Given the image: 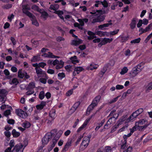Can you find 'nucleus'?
Returning a JSON list of instances; mask_svg holds the SVG:
<instances>
[{
	"label": "nucleus",
	"instance_id": "obj_43",
	"mask_svg": "<svg viewBox=\"0 0 152 152\" xmlns=\"http://www.w3.org/2000/svg\"><path fill=\"white\" fill-rule=\"evenodd\" d=\"M80 104V102H77L75 103L73 106L72 107L75 109V111L76 110L77 108L78 107Z\"/></svg>",
	"mask_w": 152,
	"mask_h": 152
},
{
	"label": "nucleus",
	"instance_id": "obj_33",
	"mask_svg": "<svg viewBox=\"0 0 152 152\" xmlns=\"http://www.w3.org/2000/svg\"><path fill=\"white\" fill-rule=\"evenodd\" d=\"M58 79L61 80L65 77V74L64 72L59 73L58 74Z\"/></svg>",
	"mask_w": 152,
	"mask_h": 152
},
{
	"label": "nucleus",
	"instance_id": "obj_23",
	"mask_svg": "<svg viewBox=\"0 0 152 152\" xmlns=\"http://www.w3.org/2000/svg\"><path fill=\"white\" fill-rule=\"evenodd\" d=\"M93 116L94 115H92L89 118H87L84 121V123L82 125L85 128L89 122V121L91 119Z\"/></svg>",
	"mask_w": 152,
	"mask_h": 152
},
{
	"label": "nucleus",
	"instance_id": "obj_2",
	"mask_svg": "<svg viewBox=\"0 0 152 152\" xmlns=\"http://www.w3.org/2000/svg\"><path fill=\"white\" fill-rule=\"evenodd\" d=\"M22 7L23 13L25 14L30 18H33L35 17V16L28 11L31 10V8L28 4L23 5Z\"/></svg>",
	"mask_w": 152,
	"mask_h": 152
},
{
	"label": "nucleus",
	"instance_id": "obj_7",
	"mask_svg": "<svg viewBox=\"0 0 152 152\" xmlns=\"http://www.w3.org/2000/svg\"><path fill=\"white\" fill-rule=\"evenodd\" d=\"M11 152H23L22 145H19L18 144L16 145L14 147Z\"/></svg>",
	"mask_w": 152,
	"mask_h": 152
},
{
	"label": "nucleus",
	"instance_id": "obj_3",
	"mask_svg": "<svg viewBox=\"0 0 152 152\" xmlns=\"http://www.w3.org/2000/svg\"><path fill=\"white\" fill-rule=\"evenodd\" d=\"M16 114L20 117L23 118H25L28 116L27 113L20 109H18L16 110Z\"/></svg>",
	"mask_w": 152,
	"mask_h": 152
},
{
	"label": "nucleus",
	"instance_id": "obj_20",
	"mask_svg": "<svg viewBox=\"0 0 152 152\" xmlns=\"http://www.w3.org/2000/svg\"><path fill=\"white\" fill-rule=\"evenodd\" d=\"M95 107V106L91 103L87 108L86 112V115H89L91 111Z\"/></svg>",
	"mask_w": 152,
	"mask_h": 152
},
{
	"label": "nucleus",
	"instance_id": "obj_46",
	"mask_svg": "<svg viewBox=\"0 0 152 152\" xmlns=\"http://www.w3.org/2000/svg\"><path fill=\"white\" fill-rule=\"evenodd\" d=\"M112 148L110 146H106L105 147L104 149V152H111Z\"/></svg>",
	"mask_w": 152,
	"mask_h": 152
},
{
	"label": "nucleus",
	"instance_id": "obj_17",
	"mask_svg": "<svg viewBox=\"0 0 152 152\" xmlns=\"http://www.w3.org/2000/svg\"><path fill=\"white\" fill-rule=\"evenodd\" d=\"M113 39L112 38L109 39L106 37L104 38L101 41L104 45L109 43H110L113 41Z\"/></svg>",
	"mask_w": 152,
	"mask_h": 152
},
{
	"label": "nucleus",
	"instance_id": "obj_45",
	"mask_svg": "<svg viewBox=\"0 0 152 152\" xmlns=\"http://www.w3.org/2000/svg\"><path fill=\"white\" fill-rule=\"evenodd\" d=\"M133 148L132 147L129 146L128 147L123 150V152H131Z\"/></svg>",
	"mask_w": 152,
	"mask_h": 152
},
{
	"label": "nucleus",
	"instance_id": "obj_60",
	"mask_svg": "<svg viewBox=\"0 0 152 152\" xmlns=\"http://www.w3.org/2000/svg\"><path fill=\"white\" fill-rule=\"evenodd\" d=\"M34 90H29L26 92V94L27 95H30L34 94Z\"/></svg>",
	"mask_w": 152,
	"mask_h": 152
},
{
	"label": "nucleus",
	"instance_id": "obj_48",
	"mask_svg": "<svg viewBox=\"0 0 152 152\" xmlns=\"http://www.w3.org/2000/svg\"><path fill=\"white\" fill-rule=\"evenodd\" d=\"M11 114V111L10 110L8 109L5 111L4 113V114L6 117H8V115H10Z\"/></svg>",
	"mask_w": 152,
	"mask_h": 152
},
{
	"label": "nucleus",
	"instance_id": "obj_51",
	"mask_svg": "<svg viewBox=\"0 0 152 152\" xmlns=\"http://www.w3.org/2000/svg\"><path fill=\"white\" fill-rule=\"evenodd\" d=\"M106 32H104L101 31H98L97 32V35L100 36H104L105 35V33Z\"/></svg>",
	"mask_w": 152,
	"mask_h": 152
},
{
	"label": "nucleus",
	"instance_id": "obj_4",
	"mask_svg": "<svg viewBox=\"0 0 152 152\" xmlns=\"http://www.w3.org/2000/svg\"><path fill=\"white\" fill-rule=\"evenodd\" d=\"M105 16L102 15H100L96 18L93 19L92 23H94L96 22H100L103 21L105 19Z\"/></svg>",
	"mask_w": 152,
	"mask_h": 152
},
{
	"label": "nucleus",
	"instance_id": "obj_40",
	"mask_svg": "<svg viewBox=\"0 0 152 152\" xmlns=\"http://www.w3.org/2000/svg\"><path fill=\"white\" fill-rule=\"evenodd\" d=\"M19 83V82L18 79L16 78H14L13 79L11 82L10 83L11 85L14 84L15 85H17Z\"/></svg>",
	"mask_w": 152,
	"mask_h": 152
},
{
	"label": "nucleus",
	"instance_id": "obj_55",
	"mask_svg": "<svg viewBox=\"0 0 152 152\" xmlns=\"http://www.w3.org/2000/svg\"><path fill=\"white\" fill-rule=\"evenodd\" d=\"M119 31V29H118L115 31H110V34L111 35H114L117 34Z\"/></svg>",
	"mask_w": 152,
	"mask_h": 152
},
{
	"label": "nucleus",
	"instance_id": "obj_64",
	"mask_svg": "<svg viewBox=\"0 0 152 152\" xmlns=\"http://www.w3.org/2000/svg\"><path fill=\"white\" fill-rule=\"evenodd\" d=\"M101 4H102L104 7H106L108 6V3L106 0H104L103 1H102Z\"/></svg>",
	"mask_w": 152,
	"mask_h": 152
},
{
	"label": "nucleus",
	"instance_id": "obj_41",
	"mask_svg": "<svg viewBox=\"0 0 152 152\" xmlns=\"http://www.w3.org/2000/svg\"><path fill=\"white\" fill-rule=\"evenodd\" d=\"M15 142L14 140H10V143H9V145L10 146V148L11 149H12L13 147H15L14 146L15 145Z\"/></svg>",
	"mask_w": 152,
	"mask_h": 152
},
{
	"label": "nucleus",
	"instance_id": "obj_18",
	"mask_svg": "<svg viewBox=\"0 0 152 152\" xmlns=\"http://www.w3.org/2000/svg\"><path fill=\"white\" fill-rule=\"evenodd\" d=\"M72 142V140H70V141H68L66 142L63 148V151H66L68 150L69 148L71 146Z\"/></svg>",
	"mask_w": 152,
	"mask_h": 152
},
{
	"label": "nucleus",
	"instance_id": "obj_8",
	"mask_svg": "<svg viewBox=\"0 0 152 152\" xmlns=\"http://www.w3.org/2000/svg\"><path fill=\"white\" fill-rule=\"evenodd\" d=\"M113 119L114 121L115 119V117L114 116L110 117L109 119L107 122L106 124L104 126V129H107L110 127L111 124L113 122V121H112Z\"/></svg>",
	"mask_w": 152,
	"mask_h": 152
},
{
	"label": "nucleus",
	"instance_id": "obj_21",
	"mask_svg": "<svg viewBox=\"0 0 152 152\" xmlns=\"http://www.w3.org/2000/svg\"><path fill=\"white\" fill-rule=\"evenodd\" d=\"M147 121L145 119H143L140 120L136 122V125H141L143 124H146L145 123Z\"/></svg>",
	"mask_w": 152,
	"mask_h": 152
},
{
	"label": "nucleus",
	"instance_id": "obj_49",
	"mask_svg": "<svg viewBox=\"0 0 152 152\" xmlns=\"http://www.w3.org/2000/svg\"><path fill=\"white\" fill-rule=\"evenodd\" d=\"M54 13L58 15V16L59 15H61L64 14V12L61 10L56 11L54 12Z\"/></svg>",
	"mask_w": 152,
	"mask_h": 152
},
{
	"label": "nucleus",
	"instance_id": "obj_12",
	"mask_svg": "<svg viewBox=\"0 0 152 152\" xmlns=\"http://www.w3.org/2000/svg\"><path fill=\"white\" fill-rule=\"evenodd\" d=\"M46 104V102L45 101H42L40 104L37 105L36 106V108L37 110H40L43 108Z\"/></svg>",
	"mask_w": 152,
	"mask_h": 152
},
{
	"label": "nucleus",
	"instance_id": "obj_29",
	"mask_svg": "<svg viewBox=\"0 0 152 152\" xmlns=\"http://www.w3.org/2000/svg\"><path fill=\"white\" fill-rule=\"evenodd\" d=\"M31 8L32 9L38 12H39L42 10V9H39V7L36 5H32Z\"/></svg>",
	"mask_w": 152,
	"mask_h": 152
},
{
	"label": "nucleus",
	"instance_id": "obj_57",
	"mask_svg": "<svg viewBox=\"0 0 152 152\" xmlns=\"http://www.w3.org/2000/svg\"><path fill=\"white\" fill-rule=\"evenodd\" d=\"M6 90L4 89L0 90V96H5V94L6 93Z\"/></svg>",
	"mask_w": 152,
	"mask_h": 152
},
{
	"label": "nucleus",
	"instance_id": "obj_37",
	"mask_svg": "<svg viewBox=\"0 0 152 152\" xmlns=\"http://www.w3.org/2000/svg\"><path fill=\"white\" fill-rule=\"evenodd\" d=\"M75 70L77 71L79 73L81 71L83 70L84 68L81 66H77L75 68Z\"/></svg>",
	"mask_w": 152,
	"mask_h": 152
},
{
	"label": "nucleus",
	"instance_id": "obj_39",
	"mask_svg": "<svg viewBox=\"0 0 152 152\" xmlns=\"http://www.w3.org/2000/svg\"><path fill=\"white\" fill-rule=\"evenodd\" d=\"M141 40V39L140 38H138L137 39H135L133 40H132L130 42L132 44L133 43H138L140 42Z\"/></svg>",
	"mask_w": 152,
	"mask_h": 152
},
{
	"label": "nucleus",
	"instance_id": "obj_25",
	"mask_svg": "<svg viewBox=\"0 0 152 152\" xmlns=\"http://www.w3.org/2000/svg\"><path fill=\"white\" fill-rule=\"evenodd\" d=\"M70 59L73 64H75L76 63H78L79 62V61L77 59V57L76 56L72 57L70 58Z\"/></svg>",
	"mask_w": 152,
	"mask_h": 152
},
{
	"label": "nucleus",
	"instance_id": "obj_14",
	"mask_svg": "<svg viewBox=\"0 0 152 152\" xmlns=\"http://www.w3.org/2000/svg\"><path fill=\"white\" fill-rule=\"evenodd\" d=\"M108 22L109 23H104L102 25H99L98 26L99 28L100 29L103 30L104 29L103 28L104 27H108L110 25H112L113 24L111 22H112L111 20H110Z\"/></svg>",
	"mask_w": 152,
	"mask_h": 152
},
{
	"label": "nucleus",
	"instance_id": "obj_32",
	"mask_svg": "<svg viewBox=\"0 0 152 152\" xmlns=\"http://www.w3.org/2000/svg\"><path fill=\"white\" fill-rule=\"evenodd\" d=\"M128 69L126 67H124L121 70L120 73L121 75H124L127 72Z\"/></svg>",
	"mask_w": 152,
	"mask_h": 152
},
{
	"label": "nucleus",
	"instance_id": "obj_56",
	"mask_svg": "<svg viewBox=\"0 0 152 152\" xmlns=\"http://www.w3.org/2000/svg\"><path fill=\"white\" fill-rule=\"evenodd\" d=\"M83 137V135H80L79 137H78L77 138L76 142H75L76 145H77L79 143V142L81 140Z\"/></svg>",
	"mask_w": 152,
	"mask_h": 152
},
{
	"label": "nucleus",
	"instance_id": "obj_44",
	"mask_svg": "<svg viewBox=\"0 0 152 152\" xmlns=\"http://www.w3.org/2000/svg\"><path fill=\"white\" fill-rule=\"evenodd\" d=\"M39 56H34L31 59V61L32 62H36L39 60Z\"/></svg>",
	"mask_w": 152,
	"mask_h": 152
},
{
	"label": "nucleus",
	"instance_id": "obj_61",
	"mask_svg": "<svg viewBox=\"0 0 152 152\" xmlns=\"http://www.w3.org/2000/svg\"><path fill=\"white\" fill-rule=\"evenodd\" d=\"M77 21L80 23V25L81 26H84V23L83 22V19H78Z\"/></svg>",
	"mask_w": 152,
	"mask_h": 152
},
{
	"label": "nucleus",
	"instance_id": "obj_53",
	"mask_svg": "<svg viewBox=\"0 0 152 152\" xmlns=\"http://www.w3.org/2000/svg\"><path fill=\"white\" fill-rule=\"evenodd\" d=\"M74 27H77L78 28L80 29H83V27L81 26L77 22H75L74 24Z\"/></svg>",
	"mask_w": 152,
	"mask_h": 152
},
{
	"label": "nucleus",
	"instance_id": "obj_26",
	"mask_svg": "<svg viewBox=\"0 0 152 152\" xmlns=\"http://www.w3.org/2000/svg\"><path fill=\"white\" fill-rule=\"evenodd\" d=\"M12 134L13 137H17L20 135V133L18 132H17L15 129L12 130Z\"/></svg>",
	"mask_w": 152,
	"mask_h": 152
},
{
	"label": "nucleus",
	"instance_id": "obj_16",
	"mask_svg": "<svg viewBox=\"0 0 152 152\" xmlns=\"http://www.w3.org/2000/svg\"><path fill=\"white\" fill-rule=\"evenodd\" d=\"M91 137L90 135L88 136H86L84 137L83 139L82 142V144H83L85 142L87 144V145H88L90 142V139Z\"/></svg>",
	"mask_w": 152,
	"mask_h": 152
},
{
	"label": "nucleus",
	"instance_id": "obj_35",
	"mask_svg": "<svg viewBox=\"0 0 152 152\" xmlns=\"http://www.w3.org/2000/svg\"><path fill=\"white\" fill-rule=\"evenodd\" d=\"M25 75V74L22 72L21 70L20 69L18 72V77L21 79L23 78Z\"/></svg>",
	"mask_w": 152,
	"mask_h": 152
},
{
	"label": "nucleus",
	"instance_id": "obj_15",
	"mask_svg": "<svg viewBox=\"0 0 152 152\" xmlns=\"http://www.w3.org/2000/svg\"><path fill=\"white\" fill-rule=\"evenodd\" d=\"M82 43V40L79 39L78 40H72L71 44L72 45H74L77 46Z\"/></svg>",
	"mask_w": 152,
	"mask_h": 152
},
{
	"label": "nucleus",
	"instance_id": "obj_54",
	"mask_svg": "<svg viewBox=\"0 0 152 152\" xmlns=\"http://www.w3.org/2000/svg\"><path fill=\"white\" fill-rule=\"evenodd\" d=\"M152 89V81L148 84L147 87V91Z\"/></svg>",
	"mask_w": 152,
	"mask_h": 152
},
{
	"label": "nucleus",
	"instance_id": "obj_24",
	"mask_svg": "<svg viewBox=\"0 0 152 152\" xmlns=\"http://www.w3.org/2000/svg\"><path fill=\"white\" fill-rule=\"evenodd\" d=\"M39 13L41 14V17L43 18L45 20H46L47 19V18L48 16V13L45 11H43V12H41L40 11L39 12Z\"/></svg>",
	"mask_w": 152,
	"mask_h": 152
},
{
	"label": "nucleus",
	"instance_id": "obj_58",
	"mask_svg": "<svg viewBox=\"0 0 152 152\" xmlns=\"http://www.w3.org/2000/svg\"><path fill=\"white\" fill-rule=\"evenodd\" d=\"M73 92V89H71L67 91L66 93V96H69L72 95Z\"/></svg>",
	"mask_w": 152,
	"mask_h": 152
},
{
	"label": "nucleus",
	"instance_id": "obj_13",
	"mask_svg": "<svg viewBox=\"0 0 152 152\" xmlns=\"http://www.w3.org/2000/svg\"><path fill=\"white\" fill-rule=\"evenodd\" d=\"M101 96L100 95L96 96L93 100L91 104L95 107L98 104L101 99Z\"/></svg>",
	"mask_w": 152,
	"mask_h": 152
},
{
	"label": "nucleus",
	"instance_id": "obj_50",
	"mask_svg": "<svg viewBox=\"0 0 152 152\" xmlns=\"http://www.w3.org/2000/svg\"><path fill=\"white\" fill-rule=\"evenodd\" d=\"M12 5L11 4H8L5 5L3 8L4 9H8L10 8H12Z\"/></svg>",
	"mask_w": 152,
	"mask_h": 152
},
{
	"label": "nucleus",
	"instance_id": "obj_59",
	"mask_svg": "<svg viewBox=\"0 0 152 152\" xmlns=\"http://www.w3.org/2000/svg\"><path fill=\"white\" fill-rule=\"evenodd\" d=\"M5 135L7 138H9L11 136V133L10 131H5L4 132Z\"/></svg>",
	"mask_w": 152,
	"mask_h": 152
},
{
	"label": "nucleus",
	"instance_id": "obj_1",
	"mask_svg": "<svg viewBox=\"0 0 152 152\" xmlns=\"http://www.w3.org/2000/svg\"><path fill=\"white\" fill-rule=\"evenodd\" d=\"M55 111L54 110L50 111L49 113V115L47 117L45 122L48 125H51L55 118Z\"/></svg>",
	"mask_w": 152,
	"mask_h": 152
},
{
	"label": "nucleus",
	"instance_id": "obj_52",
	"mask_svg": "<svg viewBox=\"0 0 152 152\" xmlns=\"http://www.w3.org/2000/svg\"><path fill=\"white\" fill-rule=\"evenodd\" d=\"M137 125H136L133 126L132 128L130 129V132L133 133L134 131H136L137 129Z\"/></svg>",
	"mask_w": 152,
	"mask_h": 152
},
{
	"label": "nucleus",
	"instance_id": "obj_10",
	"mask_svg": "<svg viewBox=\"0 0 152 152\" xmlns=\"http://www.w3.org/2000/svg\"><path fill=\"white\" fill-rule=\"evenodd\" d=\"M137 19L136 18H133L131 23L129 24L130 28L132 29H134L136 27Z\"/></svg>",
	"mask_w": 152,
	"mask_h": 152
},
{
	"label": "nucleus",
	"instance_id": "obj_19",
	"mask_svg": "<svg viewBox=\"0 0 152 152\" xmlns=\"http://www.w3.org/2000/svg\"><path fill=\"white\" fill-rule=\"evenodd\" d=\"M63 132L62 130L59 131L56 133L53 139L57 141L61 137Z\"/></svg>",
	"mask_w": 152,
	"mask_h": 152
},
{
	"label": "nucleus",
	"instance_id": "obj_22",
	"mask_svg": "<svg viewBox=\"0 0 152 152\" xmlns=\"http://www.w3.org/2000/svg\"><path fill=\"white\" fill-rule=\"evenodd\" d=\"M93 116L94 115H92L89 118H87L84 121V123L82 125L85 128L89 122V121L91 119Z\"/></svg>",
	"mask_w": 152,
	"mask_h": 152
},
{
	"label": "nucleus",
	"instance_id": "obj_9",
	"mask_svg": "<svg viewBox=\"0 0 152 152\" xmlns=\"http://www.w3.org/2000/svg\"><path fill=\"white\" fill-rule=\"evenodd\" d=\"M99 66L98 65L92 62L89 66H87V69L88 70H93L97 69Z\"/></svg>",
	"mask_w": 152,
	"mask_h": 152
},
{
	"label": "nucleus",
	"instance_id": "obj_6",
	"mask_svg": "<svg viewBox=\"0 0 152 152\" xmlns=\"http://www.w3.org/2000/svg\"><path fill=\"white\" fill-rule=\"evenodd\" d=\"M35 69L36 73L38 76L44 77L46 75L45 72L43 71L41 69L39 68L36 67Z\"/></svg>",
	"mask_w": 152,
	"mask_h": 152
},
{
	"label": "nucleus",
	"instance_id": "obj_36",
	"mask_svg": "<svg viewBox=\"0 0 152 152\" xmlns=\"http://www.w3.org/2000/svg\"><path fill=\"white\" fill-rule=\"evenodd\" d=\"M148 125V124H145L142 126H141V125H137V129H138L139 131H141L142 129L146 128Z\"/></svg>",
	"mask_w": 152,
	"mask_h": 152
},
{
	"label": "nucleus",
	"instance_id": "obj_31",
	"mask_svg": "<svg viewBox=\"0 0 152 152\" xmlns=\"http://www.w3.org/2000/svg\"><path fill=\"white\" fill-rule=\"evenodd\" d=\"M45 97V94L43 91H41L39 95V98L40 100H42Z\"/></svg>",
	"mask_w": 152,
	"mask_h": 152
},
{
	"label": "nucleus",
	"instance_id": "obj_28",
	"mask_svg": "<svg viewBox=\"0 0 152 152\" xmlns=\"http://www.w3.org/2000/svg\"><path fill=\"white\" fill-rule=\"evenodd\" d=\"M35 87V84L34 82H31L29 83L28 86V88L29 89H32L33 90V89Z\"/></svg>",
	"mask_w": 152,
	"mask_h": 152
},
{
	"label": "nucleus",
	"instance_id": "obj_34",
	"mask_svg": "<svg viewBox=\"0 0 152 152\" xmlns=\"http://www.w3.org/2000/svg\"><path fill=\"white\" fill-rule=\"evenodd\" d=\"M23 126L25 128H28L30 127L31 124L28 121H26L23 123Z\"/></svg>",
	"mask_w": 152,
	"mask_h": 152
},
{
	"label": "nucleus",
	"instance_id": "obj_38",
	"mask_svg": "<svg viewBox=\"0 0 152 152\" xmlns=\"http://www.w3.org/2000/svg\"><path fill=\"white\" fill-rule=\"evenodd\" d=\"M31 18L32 19V20H31L32 21V24L36 26H39V23L37 20L35 19V17L33 18Z\"/></svg>",
	"mask_w": 152,
	"mask_h": 152
},
{
	"label": "nucleus",
	"instance_id": "obj_27",
	"mask_svg": "<svg viewBox=\"0 0 152 152\" xmlns=\"http://www.w3.org/2000/svg\"><path fill=\"white\" fill-rule=\"evenodd\" d=\"M49 141L48 138L45 136L43 138L42 140V144L44 145H46Z\"/></svg>",
	"mask_w": 152,
	"mask_h": 152
},
{
	"label": "nucleus",
	"instance_id": "obj_42",
	"mask_svg": "<svg viewBox=\"0 0 152 152\" xmlns=\"http://www.w3.org/2000/svg\"><path fill=\"white\" fill-rule=\"evenodd\" d=\"M129 38V36L122 37H121V42H125L128 40Z\"/></svg>",
	"mask_w": 152,
	"mask_h": 152
},
{
	"label": "nucleus",
	"instance_id": "obj_47",
	"mask_svg": "<svg viewBox=\"0 0 152 152\" xmlns=\"http://www.w3.org/2000/svg\"><path fill=\"white\" fill-rule=\"evenodd\" d=\"M127 143H124V142H122V143L121 145V150H125V149L127 148L126 147Z\"/></svg>",
	"mask_w": 152,
	"mask_h": 152
},
{
	"label": "nucleus",
	"instance_id": "obj_11",
	"mask_svg": "<svg viewBox=\"0 0 152 152\" xmlns=\"http://www.w3.org/2000/svg\"><path fill=\"white\" fill-rule=\"evenodd\" d=\"M143 110L142 108H140L138 109L135 111L132 114V115L134 118L137 117L138 115L141 114L143 112Z\"/></svg>",
	"mask_w": 152,
	"mask_h": 152
},
{
	"label": "nucleus",
	"instance_id": "obj_62",
	"mask_svg": "<svg viewBox=\"0 0 152 152\" xmlns=\"http://www.w3.org/2000/svg\"><path fill=\"white\" fill-rule=\"evenodd\" d=\"M142 24V20L141 19L139 20L137 24V27L138 28H140Z\"/></svg>",
	"mask_w": 152,
	"mask_h": 152
},
{
	"label": "nucleus",
	"instance_id": "obj_30",
	"mask_svg": "<svg viewBox=\"0 0 152 152\" xmlns=\"http://www.w3.org/2000/svg\"><path fill=\"white\" fill-rule=\"evenodd\" d=\"M137 67H136V66L134 67L132 69V72L134 73L135 75L137 74L139 72L141 71V70L140 69H138Z\"/></svg>",
	"mask_w": 152,
	"mask_h": 152
},
{
	"label": "nucleus",
	"instance_id": "obj_63",
	"mask_svg": "<svg viewBox=\"0 0 152 152\" xmlns=\"http://www.w3.org/2000/svg\"><path fill=\"white\" fill-rule=\"evenodd\" d=\"M65 39L63 37L59 36L56 38V40L58 42H60L61 41H64Z\"/></svg>",
	"mask_w": 152,
	"mask_h": 152
},
{
	"label": "nucleus",
	"instance_id": "obj_5",
	"mask_svg": "<svg viewBox=\"0 0 152 152\" xmlns=\"http://www.w3.org/2000/svg\"><path fill=\"white\" fill-rule=\"evenodd\" d=\"M57 132L56 129L52 130L50 132H48L45 136L48 138L49 140H50L52 139V137L54 136L55 135L54 133H56Z\"/></svg>",
	"mask_w": 152,
	"mask_h": 152
}]
</instances>
